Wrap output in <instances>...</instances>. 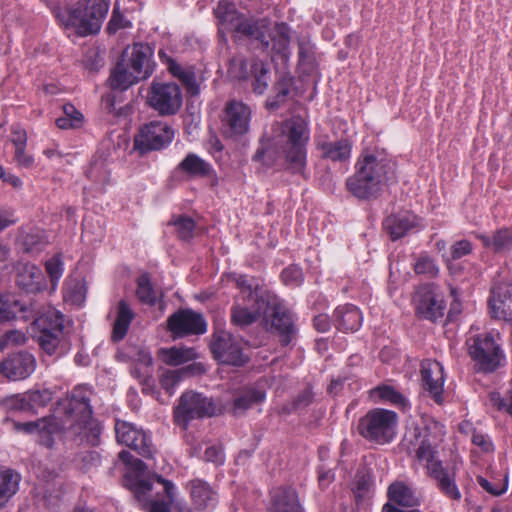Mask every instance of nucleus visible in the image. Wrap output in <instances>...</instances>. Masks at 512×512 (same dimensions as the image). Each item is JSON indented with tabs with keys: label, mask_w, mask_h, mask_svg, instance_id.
<instances>
[{
	"label": "nucleus",
	"mask_w": 512,
	"mask_h": 512,
	"mask_svg": "<svg viewBox=\"0 0 512 512\" xmlns=\"http://www.w3.org/2000/svg\"><path fill=\"white\" fill-rule=\"evenodd\" d=\"M17 430L36 433L39 443L47 448L54 444L53 434L67 431L72 436H96L100 429L92 418L89 391L83 387L75 388L72 393L58 401L55 414L35 422L15 423Z\"/></svg>",
	"instance_id": "nucleus-1"
},
{
	"label": "nucleus",
	"mask_w": 512,
	"mask_h": 512,
	"mask_svg": "<svg viewBox=\"0 0 512 512\" xmlns=\"http://www.w3.org/2000/svg\"><path fill=\"white\" fill-rule=\"evenodd\" d=\"M355 174L346 181L348 191L358 199L377 198L394 177V164L378 150H365L355 165Z\"/></svg>",
	"instance_id": "nucleus-2"
},
{
	"label": "nucleus",
	"mask_w": 512,
	"mask_h": 512,
	"mask_svg": "<svg viewBox=\"0 0 512 512\" xmlns=\"http://www.w3.org/2000/svg\"><path fill=\"white\" fill-rule=\"evenodd\" d=\"M109 10L106 0H80L54 11L59 24L79 36L96 34Z\"/></svg>",
	"instance_id": "nucleus-3"
},
{
	"label": "nucleus",
	"mask_w": 512,
	"mask_h": 512,
	"mask_svg": "<svg viewBox=\"0 0 512 512\" xmlns=\"http://www.w3.org/2000/svg\"><path fill=\"white\" fill-rule=\"evenodd\" d=\"M279 134L276 148L288 170L302 173L306 166V146L310 138L307 122L301 117H292L277 124Z\"/></svg>",
	"instance_id": "nucleus-4"
},
{
	"label": "nucleus",
	"mask_w": 512,
	"mask_h": 512,
	"mask_svg": "<svg viewBox=\"0 0 512 512\" xmlns=\"http://www.w3.org/2000/svg\"><path fill=\"white\" fill-rule=\"evenodd\" d=\"M219 20V34L233 32L249 39L259 41L264 47L269 46L267 33L271 30V21L266 18L253 19L239 13L235 6L227 0H220L215 9Z\"/></svg>",
	"instance_id": "nucleus-5"
},
{
	"label": "nucleus",
	"mask_w": 512,
	"mask_h": 512,
	"mask_svg": "<svg viewBox=\"0 0 512 512\" xmlns=\"http://www.w3.org/2000/svg\"><path fill=\"white\" fill-rule=\"evenodd\" d=\"M445 435L444 426L429 416H422L405 441L410 444L409 452H414L419 464L438 459V445Z\"/></svg>",
	"instance_id": "nucleus-6"
},
{
	"label": "nucleus",
	"mask_w": 512,
	"mask_h": 512,
	"mask_svg": "<svg viewBox=\"0 0 512 512\" xmlns=\"http://www.w3.org/2000/svg\"><path fill=\"white\" fill-rule=\"evenodd\" d=\"M397 424L398 416L395 412L375 408L360 418L358 432L368 441L386 444L395 437Z\"/></svg>",
	"instance_id": "nucleus-7"
},
{
	"label": "nucleus",
	"mask_w": 512,
	"mask_h": 512,
	"mask_svg": "<svg viewBox=\"0 0 512 512\" xmlns=\"http://www.w3.org/2000/svg\"><path fill=\"white\" fill-rule=\"evenodd\" d=\"M469 354L478 370L491 373L505 364L506 357L494 335L487 333L473 337Z\"/></svg>",
	"instance_id": "nucleus-8"
},
{
	"label": "nucleus",
	"mask_w": 512,
	"mask_h": 512,
	"mask_svg": "<svg viewBox=\"0 0 512 512\" xmlns=\"http://www.w3.org/2000/svg\"><path fill=\"white\" fill-rule=\"evenodd\" d=\"M215 412L216 407L211 398L198 392L187 391L179 399V404L174 410V418L178 425L186 428L191 420L211 417Z\"/></svg>",
	"instance_id": "nucleus-9"
},
{
	"label": "nucleus",
	"mask_w": 512,
	"mask_h": 512,
	"mask_svg": "<svg viewBox=\"0 0 512 512\" xmlns=\"http://www.w3.org/2000/svg\"><path fill=\"white\" fill-rule=\"evenodd\" d=\"M182 101L181 89L174 82L153 81L147 93L148 105L162 116L175 115Z\"/></svg>",
	"instance_id": "nucleus-10"
},
{
	"label": "nucleus",
	"mask_w": 512,
	"mask_h": 512,
	"mask_svg": "<svg viewBox=\"0 0 512 512\" xmlns=\"http://www.w3.org/2000/svg\"><path fill=\"white\" fill-rule=\"evenodd\" d=\"M251 109L245 103L231 100L226 103L222 117V133L227 138L246 134L251 120Z\"/></svg>",
	"instance_id": "nucleus-11"
},
{
	"label": "nucleus",
	"mask_w": 512,
	"mask_h": 512,
	"mask_svg": "<svg viewBox=\"0 0 512 512\" xmlns=\"http://www.w3.org/2000/svg\"><path fill=\"white\" fill-rule=\"evenodd\" d=\"M174 137L171 127L161 121H152L141 128L135 136L134 146L141 153L160 150L169 144Z\"/></svg>",
	"instance_id": "nucleus-12"
},
{
	"label": "nucleus",
	"mask_w": 512,
	"mask_h": 512,
	"mask_svg": "<svg viewBox=\"0 0 512 512\" xmlns=\"http://www.w3.org/2000/svg\"><path fill=\"white\" fill-rule=\"evenodd\" d=\"M210 348L214 357L222 363L241 366L246 361L241 341L229 332L214 333Z\"/></svg>",
	"instance_id": "nucleus-13"
},
{
	"label": "nucleus",
	"mask_w": 512,
	"mask_h": 512,
	"mask_svg": "<svg viewBox=\"0 0 512 512\" xmlns=\"http://www.w3.org/2000/svg\"><path fill=\"white\" fill-rule=\"evenodd\" d=\"M167 324L174 338L204 334L207 330V323L203 316L190 309L175 312L169 316Z\"/></svg>",
	"instance_id": "nucleus-14"
},
{
	"label": "nucleus",
	"mask_w": 512,
	"mask_h": 512,
	"mask_svg": "<svg viewBox=\"0 0 512 512\" xmlns=\"http://www.w3.org/2000/svg\"><path fill=\"white\" fill-rule=\"evenodd\" d=\"M270 302V295H264L251 302L235 304L231 309V322L239 327L253 324L261 315L268 316Z\"/></svg>",
	"instance_id": "nucleus-15"
},
{
	"label": "nucleus",
	"mask_w": 512,
	"mask_h": 512,
	"mask_svg": "<svg viewBox=\"0 0 512 512\" xmlns=\"http://www.w3.org/2000/svg\"><path fill=\"white\" fill-rule=\"evenodd\" d=\"M269 314L272 317V328L280 337L282 345L290 344L296 337L297 330L291 313L279 302L275 295H270Z\"/></svg>",
	"instance_id": "nucleus-16"
},
{
	"label": "nucleus",
	"mask_w": 512,
	"mask_h": 512,
	"mask_svg": "<svg viewBox=\"0 0 512 512\" xmlns=\"http://www.w3.org/2000/svg\"><path fill=\"white\" fill-rule=\"evenodd\" d=\"M421 379L424 390L439 405L444 402V369L440 362L426 359L421 364Z\"/></svg>",
	"instance_id": "nucleus-17"
},
{
	"label": "nucleus",
	"mask_w": 512,
	"mask_h": 512,
	"mask_svg": "<svg viewBox=\"0 0 512 512\" xmlns=\"http://www.w3.org/2000/svg\"><path fill=\"white\" fill-rule=\"evenodd\" d=\"M231 72L238 78H247L251 73L255 80L252 84L253 91L259 95L263 94L268 87V69L263 61L253 59L249 64L242 58H234L231 61Z\"/></svg>",
	"instance_id": "nucleus-18"
},
{
	"label": "nucleus",
	"mask_w": 512,
	"mask_h": 512,
	"mask_svg": "<svg viewBox=\"0 0 512 512\" xmlns=\"http://www.w3.org/2000/svg\"><path fill=\"white\" fill-rule=\"evenodd\" d=\"M115 432L119 443L137 451L145 458L152 456L150 439L142 430H138L130 423L118 421L115 425Z\"/></svg>",
	"instance_id": "nucleus-19"
},
{
	"label": "nucleus",
	"mask_w": 512,
	"mask_h": 512,
	"mask_svg": "<svg viewBox=\"0 0 512 512\" xmlns=\"http://www.w3.org/2000/svg\"><path fill=\"white\" fill-rule=\"evenodd\" d=\"M35 368V357L28 352L11 354L0 362V374L13 381L26 379Z\"/></svg>",
	"instance_id": "nucleus-20"
},
{
	"label": "nucleus",
	"mask_w": 512,
	"mask_h": 512,
	"mask_svg": "<svg viewBox=\"0 0 512 512\" xmlns=\"http://www.w3.org/2000/svg\"><path fill=\"white\" fill-rule=\"evenodd\" d=\"M152 56L153 49L148 44L135 43L126 48L121 60L132 68L134 73L146 79L153 71Z\"/></svg>",
	"instance_id": "nucleus-21"
},
{
	"label": "nucleus",
	"mask_w": 512,
	"mask_h": 512,
	"mask_svg": "<svg viewBox=\"0 0 512 512\" xmlns=\"http://www.w3.org/2000/svg\"><path fill=\"white\" fill-rule=\"evenodd\" d=\"M13 270L16 283L22 290L37 293L45 289V276L35 264L18 261L14 264Z\"/></svg>",
	"instance_id": "nucleus-22"
},
{
	"label": "nucleus",
	"mask_w": 512,
	"mask_h": 512,
	"mask_svg": "<svg viewBox=\"0 0 512 512\" xmlns=\"http://www.w3.org/2000/svg\"><path fill=\"white\" fill-rule=\"evenodd\" d=\"M416 313L425 319L436 321L444 314L443 300L429 287H421L413 298Z\"/></svg>",
	"instance_id": "nucleus-23"
},
{
	"label": "nucleus",
	"mask_w": 512,
	"mask_h": 512,
	"mask_svg": "<svg viewBox=\"0 0 512 512\" xmlns=\"http://www.w3.org/2000/svg\"><path fill=\"white\" fill-rule=\"evenodd\" d=\"M383 226L392 240L405 236L409 231L422 227L421 219L410 212H403L388 216Z\"/></svg>",
	"instance_id": "nucleus-24"
},
{
	"label": "nucleus",
	"mask_w": 512,
	"mask_h": 512,
	"mask_svg": "<svg viewBox=\"0 0 512 512\" xmlns=\"http://www.w3.org/2000/svg\"><path fill=\"white\" fill-rule=\"evenodd\" d=\"M427 474L436 480L438 488L447 497L453 500H459L461 493L455 483V479L442 466V462L438 459L422 464Z\"/></svg>",
	"instance_id": "nucleus-25"
},
{
	"label": "nucleus",
	"mask_w": 512,
	"mask_h": 512,
	"mask_svg": "<svg viewBox=\"0 0 512 512\" xmlns=\"http://www.w3.org/2000/svg\"><path fill=\"white\" fill-rule=\"evenodd\" d=\"M490 314L495 319L512 323V294L507 287H494L489 299Z\"/></svg>",
	"instance_id": "nucleus-26"
},
{
	"label": "nucleus",
	"mask_w": 512,
	"mask_h": 512,
	"mask_svg": "<svg viewBox=\"0 0 512 512\" xmlns=\"http://www.w3.org/2000/svg\"><path fill=\"white\" fill-rule=\"evenodd\" d=\"M34 318V326L38 332L63 333L64 317L61 312L54 308H47L43 313L31 311V315H23V318Z\"/></svg>",
	"instance_id": "nucleus-27"
},
{
	"label": "nucleus",
	"mask_w": 512,
	"mask_h": 512,
	"mask_svg": "<svg viewBox=\"0 0 512 512\" xmlns=\"http://www.w3.org/2000/svg\"><path fill=\"white\" fill-rule=\"evenodd\" d=\"M193 504L199 510L210 509L216 505L217 495L211 486L200 479H195L188 484Z\"/></svg>",
	"instance_id": "nucleus-28"
},
{
	"label": "nucleus",
	"mask_w": 512,
	"mask_h": 512,
	"mask_svg": "<svg viewBox=\"0 0 512 512\" xmlns=\"http://www.w3.org/2000/svg\"><path fill=\"white\" fill-rule=\"evenodd\" d=\"M334 316L336 328L344 332L357 331L362 323L360 310L352 304L337 307Z\"/></svg>",
	"instance_id": "nucleus-29"
},
{
	"label": "nucleus",
	"mask_w": 512,
	"mask_h": 512,
	"mask_svg": "<svg viewBox=\"0 0 512 512\" xmlns=\"http://www.w3.org/2000/svg\"><path fill=\"white\" fill-rule=\"evenodd\" d=\"M37 342L41 349L49 356H62L69 350L64 333L38 332Z\"/></svg>",
	"instance_id": "nucleus-30"
},
{
	"label": "nucleus",
	"mask_w": 512,
	"mask_h": 512,
	"mask_svg": "<svg viewBox=\"0 0 512 512\" xmlns=\"http://www.w3.org/2000/svg\"><path fill=\"white\" fill-rule=\"evenodd\" d=\"M266 397V391L260 384L243 389L234 399L233 413L235 415L244 413L255 404L261 403Z\"/></svg>",
	"instance_id": "nucleus-31"
},
{
	"label": "nucleus",
	"mask_w": 512,
	"mask_h": 512,
	"mask_svg": "<svg viewBox=\"0 0 512 512\" xmlns=\"http://www.w3.org/2000/svg\"><path fill=\"white\" fill-rule=\"evenodd\" d=\"M269 512H303L296 491L292 488L277 490Z\"/></svg>",
	"instance_id": "nucleus-32"
},
{
	"label": "nucleus",
	"mask_w": 512,
	"mask_h": 512,
	"mask_svg": "<svg viewBox=\"0 0 512 512\" xmlns=\"http://www.w3.org/2000/svg\"><path fill=\"white\" fill-rule=\"evenodd\" d=\"M21 476L11 469H0V510L19 490Z\"/></svg>",
	"instance_id": "nucleus-33"
},
{
	"label": "nucleus",
	"mask_w": 512,
	"mask_h": 512,
	"mask_svg": "<svg viewBox=\"0 0 512 512\" xmlns=\"http://www.w3.org/2000/svg\"><path fill=\"white\" fill-rule=\"evenodd\" d=\"M142 79L144 78L134 73V70L121 60L111 73L110 84L113 89L126 90Z\"/></svg>",
	"instance_id": "nucleus-34"
},
{
	"label": "nucleus",
	"mask_w": 512,
	"mask_h": 512,
	"mask_svg": "<svg viewBox=\"0 0 512 512\" xmlns=\"http://www.w3.org/2000/svg\"><path fill=\"white\" fill-rule=\"evenodd\" d=\"M389 500L404 507H415L420 504L415 491L404 482H394L388 488Z\"/></svg>",
	"instance_id": "nucleus-35"
},
{
	"label": "nucleus",
	"mask_w": 512,
	"mask_h": 512,
	"mask_svg": "<svg viewBox=\"0 0 512 512\" xmlns=\"http://www.w3.org/2000/svg\"><path fill=\"white\" fill-rule=\"evenodd\" d=\"M198 354L192 347H170L159 350V358L170 366H179L186 362L195 360Z\"/></svg>",
	"instance_id": "nucleus-36"
},
{
	"label": "nucleus",
	"mask_w": 512,
	"mask_h": 512,
	"mask_svg": "<svg viewBox=\"0 0 512 512\" xmlns=\"http://www.w3.org/2000/svg\"><path fill=\"white\" fill-rule=\"evenodd\" d=\"M203 372L200 364H193L177 370H167L160 377L161 387L171 396L183 376Z\"/></svg>",
	"instance_id": "nucleus-37"
},
{
	"label": "nucleus",
	"mask_w": 512,
	"mask_h": 512,
	"mask_svg": "<svg viewBox=\"0 0 512 512\" xmlns=\"http://www.w3.org/2000/svg\"><path fill=\"white\" fill-rule=\"evenodd\" d=\"M134 318V312L125 300H121L117 307V317L113 325L112 340L117 342L122 340L129 329Z\"/></svg>",
	"instance_id": "nucleus-38"
},
{
	"label": "nucleus",
	"mask_w": 512,
	"mask_h": 512,
	"mask_svg": "<svg viewBox=\"0 0 512 512\" xmlns=\"http://www.w3.org/2000/svg\"><path fill=\"white\" fill-rule=\"evenodd\" d=\"M323 157L332 161H345L351 154V143L347 139L333 142H321L318 144Z\"/></svg>",
	"instance_id": "nucleus-39"
},
{
	"label": "nucleus",
	"mask_w": 512,
	"mask_h": 512,
	"mask_svg": "<svg viewBox=\"0 0 512 512\" xmlns=\"http://www.w3.org/2000/svg\"><path fill=\"white\" fill-rule=\"evenodd\" d=\"M478 238L486 248L493 249L495 252L509 250L512 247V231L508 228L499 229L492 237L480 234Z\"/></svg>",
	"instance_id": "nucleus-40"
},
{
	"label": "nucleus",
	"mask_w": 512,
	"mask_h": 512,
	"mask_svg": "<svg viewBox=\"0 0 512 512\" xmlns=\"http://www.w3.org/2000/svg\"><path fill=\"white\" fill-rule=\"evenodd\" d=\"M178 168L192 177H205L211 172V165L194 153H189Z\"/></svg>",
	"instance_id": "nucleus-41"
},
{
	"label": "nucleus",
	"mask_w": 512,
	"mask_h": 512,
	"mask_svg": "<svg viewBox=\"0 0 512 512\" xmlns=\"http://www.w3.org/2000/svg\"><path fill=\"white\" fill-rule=\"evenodd\" d=\"M371 397L374 399L389 402L402 409L409 407L407 399L397 390L389 385L378 386L371 390Z\"/></svg>",
	"instance_id": "nucleus-42"
},
{
	"label": "nucleus",
	"mask_w": 512,
	"mask_h": 512,
	"mask_svg": "<svg viewBox=\"0 0 512 512\" xmlns=\"http://www.w3.org/2000/svg\"><path fill=\"white\" fill-rule=\"evenodd\" d=\"M168 71L176 78H178L192 94L198 92L196 84L195 71L192 66H183L177 62L172 63Z\"/></svg>",
	"instance_id": "nucleus-43"
},
{
	"label": "nucleus",
	"mask_w": 512,
	"mask_h": 512,
	"mask_svg": "<svg viewBox=\"0 0 512 512\" xmlns=\"http://www.w3.org/2000/svg\"><path fill=\"white\" fill-rule=\"evenodd\" d=\"M268 41L273 42V49L284 50L290 41V29L285 23H272L267 33Z\"/></svg>",
	"instance_id": "nucleus-44"
},
{
	"label": "nucleus",
	"mask_w": 512,
	"mask_h": 512,
	"mask_svg": "<svg viewBox=\"0 0 512 512\" xmlns=\"http://www.w3.org/2000/svg\"><path fill=\"white\" fill-rule=\"evenodd\" d=\"M136 296L140 302L148 305H154L157 300V292L146 273L140 275L137 279Z\"/></svg>",
	"instance_id": "nucleus-45"
},
{
	"label": "nucleus",
	"mask_w": 512,
	"mask_h": 512,
	"mask_svg": "<svg viewBox=\"0 0 512 512\" xmlns=\"http://www.w3.org/2000/svg\"><path fill=\"white\" fill-rule=\"evenodd\" d=\"M292 85V79L286 76L281 77L274 86L275 96L267 100V106L270 109L278 108L282 103L286 101L287 96L290 93V87Z\"/></svg>",
	"instance_id": "nucleus-46"
},
{
	"label": "nucleus",
	"mask_w": 512,
	"mask_h": 512,
	"mask_svg": "<svg viewBox=\"0 0 512 512\" xmlns=\"http://www.w3.org/2000/svg\"><path fill=\"white\" fill-rule=\"evenodd\" d=\"M233 281L235 282L236 286L241 290L243 301L251 302L252 300H255V298H259V296L271 295L269 292L263 289H252L251 285L248 284L246 276L234 275Z\"/></svg>",
	"instance_id": "nucleus-47"
},
{
	"label": "nucleus",
	"mask_w": 512,
	"mask_h": 512,
	"mask_svg": "<svg viewBox=\"0 0 512 512\" xmlns=\"http://www.w3.org/2000/svg\"><path fill=\"white\" fill-rule=\"evenodd\" d=\"M414 271L417 275H423L427 278H434L439 273V268L435 261L428 255H420L414 265Z\"/></svg>",
	"instance_id": "nucleus-48"
},
{
	"label": "nucleus",
	"mask_w": 512,
	"mask_h": 512,
	"mask_svg": "<svg viewBox=\"0 0 512 512\" xmlns=\"http://www.w3.org/2000/svg\"><path fill=\"white\" fill-rule=\"evenodd\" d=\"M86 297V291L81 282L71 281L66 284L64 299L71 304L80 306Z\"/></svg>",
	"instance_id": "nucleus-49"
},
{
	"label": "nucleus",
	"mask_w": 512,
	"mask_h": 512,
	"mask_svg": "<svg viewBox=\"0 0 512 512\" xmlns=\"http://www.w3.org/2000/svg\"><path fill=\"white\" fill-rule=\"evenodd\" d=\"M175 226L178 237L181 240L187 241L193 237L195 223L192 218L179 216L171 220Z\"/></svg>",
	"instance_id": "nucleus-50"
},
{
	"label": "nucleus",
	"mask_w": 512,
	"mask_h": 512,
	"mask_svg": "<svg viewBox=\"0 0 512 512\" xmlns=\"http://www.w3.org/2000/svg\"><path fill=\"white\" fill-rule=\"evenodd\" d=\"M476 480L483 490H485L486 492L493 496H500L507 490L506 480H488L483 476H477Z\"/></svg>",
	"instance_id": "nucleus-51"
},
{
	"label": "nucleus",
	"mask_w": 512,
	"mask_h": 512,
	"mask_svg": "<svg viewBox=\"0 0 512 512\" xmlns=\"http://www.w3.org/2000/svg\"><path fill=\"white\" fill-rule=\"evenodd\" d=\"M46 272L50 277L52 289L54 290L57 286L58 281L63 274V262L59 255L54 256L48 260L45 264Z\"/></svg>",
	"instance_id": "nucleus-52"
},
{
	"label": "nucleus",
	"mask_w": 512,
	"mask_h": 512,
	"mask_svg": "<svg viewBox=\"0 0 512 512\" xmlns=\"http://www.w3.org/2000/svg\"><path fill=\"white\" fill-rule=\"evenodd\" d=\"M281 277L286 285L297 286L303 281V272L300 267L290 265L282 271Z\"/></svg>",
	"instance_id": "nucleus-53"
},
{
	"label": "nucleus",
	"mask_w": 512,
	"mask_h": 512,
	"mask_svg": "<svg viewBox=\"0 0 512 512\" xmlns=\"http://www.w3.org/2000/svg\"><path fill=\"white\" fill-rule=\"evenodd\" d=\"M26 342V336L19 330H9L0 338V350L9 345H22Z\"/></svg>",
	"instance_id": "nucleus-54"
},
{
	"label": "nucleus",
	"mask_w": 512,
	"mask_h": 512,
	"mask_svg": "<svg viewBox=\"0 0 512 512\" xmlns=\"http://www.w3.org/2000/svg\"><path fill=\"white\" fill-rule=\"evenodd\" d=\"M472 244L468 240H460L455 242L450 248V257L446 259L447 262L450 260H458L472 252Z\"/></svg>",
	"instance_id": "nucleus-55"
},
{
	"label": "nucleus",
	"mask_w": 512,
	"mask_h": 512,
	"mask_svg": "<svg viewBox=\"0 0 512 512\" xmlns=\"http://www.w3.org/2000/svg\"><path fill=\"white\" fill-rule=\"evenodd\" d=\"M130 26V22L127 21L122 14L117 12L116 9H114L107 27L109 33H116L119 29Z\"/></svg>",
	"instance_id": "nucleus-56"
},
{
	"label": "nucleus",
	"mask_w": 512,
	"mask_h": 512,
	"mask_svg": "<svg viewBox=\"0 0 512 512\" xmlns=\"http://www.w3.org/2000/svg\"><path fill=\"white\" fill-rule=\"evenodd\" d=\"M204 460L215 464H222L224 462L223 449L217 445L208 446L204 452Z\"/></svg>",
	"instance_id": "nucleus-57"
},
{
	"label": "nucleus",
	"mask_w": 512,
	"mask_h": 512,
	"mask_svg": "<svg viewBox=\"0 0 512 512\" xmlns=\"http://www.w3.org/2000/svg\"><path fill=\"white\" fill-rule=\"evenodd\" d=\"M7 406L10 409L21 411L30 410L32 408V404L30 403L27 394L24 396L17 395L10 398L7 400Z\"/></svg>",
	"instance_id": "nucleus-58"
},
{
	"label": "nucleus",
	"mask_w": 512,
	"mask_h": 512,
	"mask_svg": "<svg viewBox=\"0 0 512 512\" xmlns=\"http://www.w3.org/2000/svg\"><path fill=\"white\" fill-rule=\"evenodd\" d=\"M27 395L32 407L34 405L44 406L51 400V393L48 390L31 391Z\"/></svg>",
	"instance_id": "nucleus-59"
},
{
	"label": "nucleus",
	"mask_w": 512,
	"mask_h": 512,
	"mask_svg": "<svg viewBox=\"0 0 512 512\" xmlns=\"http://www.w3.org/2000/svg\"><path fill=\"white\" fill-rule=\"evenodd\" d=\"M26 147H15L14 159L18 166L23 168H30L34 163L32 155L25 152Z\"/></svg>",
	"instance_id": "nucleus-60"
},
{
	"label": "nucleus",
	"mask_w": 512,
	"mask_h": 512,
	"mask_svg": "<svg viewBox=\"0 0 512 512\" xmlns=\"http://www.w3.org/2000/svg\"><path fill=\"white\" fill-rule=\"evenodd\" d=\"M12 143L15 147H26L27 134L20 126H13L12 128Z\"/></svg>",
	"instance_id": "nucleus-61"
},
{
	"label": "nucleus",
	"mask_w": 512,
	"mask_h": 512,
	"mask_svg": "<svg viewBox=\"0 0 512 512\" xmlns=\"http://www.w3.org/2000/svg\"><path fill=\"white\" fill-rule=\"evenodd\" d=\"M298 46V54L300 61L310 63L313 58V49L311 44L307 41H300Z\"/></svg>",
	"instance_id": "nucleus-62"
},
{
	"label": "nucleus",
	"mask_w": 512,
	"mask_h": 512,
	"mask_svg": "<svg viewBox=\"0 0 512 512\" xmlns=\"http://www.w3.org/2000/svg\"><path fill=\"white\" fill-rule=\"evenodd\" d=\"M472 442L474 445L481 447V449L485 452H488L492 448V444L489 439L480 432H473Z\"/></svg>",
	"instance_id": "nucleus-63"
},
{
	"label": "nucleus",
	"mask_w": 512,
	"mask_h": 512,
	"mask_svg": "<svg viewBox=\"0 0 512 512\" xmlns=\"http://www.w3.org/2000/svg\"><path fill=\"white\" fill-rule=\"evenodd\" d=\"M314 327L319 332H326L330 328V319L326 314H319L314 318Z\"/></svg>",
	"instance_id": "nucleus-64"
}]
</instances>
